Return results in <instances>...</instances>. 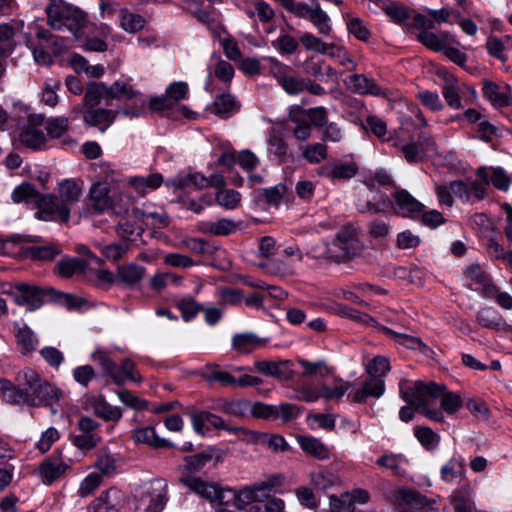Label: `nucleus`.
<instances>
[{"label": "nucleus", "instance_id": "1", "mask_svg": "<svg viewBox=\"0 0 512 512\" xmlns=\"http://www.w3.org/2000/svg\"><path fill=\"white\" fill-rule=\"evenodd\" d=\"M16 382L17 385L0 379V393L5 402L32 407L45 406L52 415L59 412L61 390L42 379L35 370L28 367L22 369L16 376Z\"/></svg>", "mask_w": 512, "mask_h": 512}, {"label": "nucleus", "instance_id": "2", "mask_svg": "<svg viewBox=\"0 0 512 512\" xmlns=\"http://www.w3.org/2000/svg\"><path fill=\"white\" fill-rule=\"evenodd\" d=\"M444 390V386L432 381L425 383L420 380H401L399 383L400 397L415 410L437 423L445 421L444 412L453 415L462 407V399L458 394L444 393Z\"/></svg>", "mask_w": 512, "mask_h": 512}, {"label": "nucleus", "instance_id": "3", "mask_svg": "<svg viewBox=\"0 0 512 512\" xmlns=\"http://www.w3.org/2000/svg\"><path fill=\"white\" fill-rule=\"evenodd\" d=\"M56 192L57 195H44L38 220L67 223L70 220L71 207L83 196L81 185L74 179L61 180Z\"/></svg>", "mask_w": 512, "mask_h": 512}, {"label": "nucleus", "instance_id": "4", "mask_svg": "<svg viewBox=\"0 0 512 512\" xmlns=\"http://www.w3.org/2000/svg\"><path fill=\"white\" fill-rule=\"evenodd\" d=\"M364 249L365 246L359 237L358 231L352 226H343L336 233L333 241L326 245L325 251L318 258L336 264L348 263L360 257Z\"/></svg>", "mask_w": 512, "mask_h": 512}, {"label": "nucleus", "instance_id": "5", "mask_svg": "<svg viewBox=\"0 0 512 512\" xmlns=\"http://www.w3.org/2000/svg\"><path fill=\"white\" fill-rule=\"evenodd\" d=\"M109 99L123 103V107L117 109L120 116L135 119L143 116L147 111V99L145 95L135 89L129 80L120 79L109 86Z\"/></svg>", "mask_w": 512, "mask_h": 512}, {"label": "nucleus", "instance_id": "6", "mask_svg": "<svg viewBox=\"0 0 512 512\" xmlns=\"http://www.w3.org/2000/svg\"><path fill=\"white\" fill-rule=\"evenodd\" d=\"M283 483L281 475H270L262 481L253 483L251 485L243 486L236 490L230 488L229 503L233 501L234 506L239 510H243L247 505L252 503H264L268 499L271 492L275 488L280 487Z\"/></svg>", "mask_w": 512, "mask_h": 512}, {"label": "nucleus", "instance_id": "7", "mask_svg": "<svg viewBox=\"0 0 512 512\" xmlns=\"http://www.w3.org/2000/svg\"><path fill=\"white\" fill-rule=\"evenodd\" d=\"M47 23L54 30L66 29L68 32H80L88 28L87 14L79 8L66 3H53L46 8Z\"/></svg>", "mask_w": 512, "mask_h": 512}, {"label": "nucleus", "instance_id": "8", "mask_svg": "<svg viewBox=\"0 0 512 512\" xmlns=\"http://www.w3.org/2000/svg\"><path fill=\"white\" fill-rule=\"evenodd\" d=\"M87 198L88 210L96 215L104 214L110 210H113L116 215H122L128 211L126 206L119 204L120 196L111 192L110 185L107 182L98 181L93 183L90 186Z\"/></svg>", "mask_w": 512, "mask_h": 512}, {"label": "nucleus", "instance_id": "9", "mask_svg": "<svg viewBox=\"0 0 512 512\" xmlns=\"http://www.w3.org/2000/svg\"><path fill=\"white\" fill-rule=\"evenodd\" d=\"M416 38L427 48L444 53L455 64L465 65L467 56L461 48L466 49V47L461 46L451 34H416Z\"/></svg>", "mask_w": 512, "mask_h": 512}, {"label": "nucleus", "instance_id": "10", "mask_svg": "<svg viewBox=\"0 0 512 512\" xmlns=\"http://www.w3.org/2000/svg\"><path fill=\"white\" fill-rule=\"evenodd\" d=\"M477 179L470 182L451 181L453 195L464 203H475L483 200L489 189V175L487 167L476 170Z\"/></svg>", "mask_w": 512, "mask_h": 512}, {"label": "nucleus", "instance_id": "11", "mask_svg": "<svg viewBox=\"0 0 512 512\" xmlns=\"http://www.w3.org/2000/svg\"><path fill=\"white\" fill-rule=\"evenodd\" d=\"M180 482L190 491L209 500L210 502L221 505L229 504L228 494H230V488H222L217 483L208 482L200 477L191 475L181 477Z\"/></svg>", "mask_w": 512, "mask_h": 512}, {"label": "nucleus", "instance_id": "12", "mask_svg": "<svg viewBox=\"0 0 512 512\" xmlns=\"http://www.w3.org/2000/svg\"><path fill=\"white\" fill-rule=\"evenodd\" d=\"M392 146L399 147L407 163L412 165L425 161L429 153L436 151L433 137L426 133H420L416 140L404 144L395 139Z\"/></svg>", "mask_w": 512, "mask_h": 512}, {"label": "nucleus", "instance_id": "13", "mask_svg": "<svg viewBox=\"0 0 512 512\" xmlns=\"http://www.w3.org/2000/svg\"><path fill=\"white\" fill-rule=\"evenodd\" d=\"M167 501V483L155 479L145 488L137 501L136 512H161Z\"/></svg>", "mask_w": 512, "mask_h": 512}, {"label": "nucleus", "instance_id": "14", "mask_svg": "<svg viewBox=\"0 0 512 512\" xmlns=\"http://www.w3.org/2000/svg\"><path fill=\"white\" fill-rule=\"evenodd\" d=\"M79 434L71 436L72 444L81 451H90L102 440L98 429L100 424L90 417L83 416L77 422Z\"/></svg>", "mask_w": 512, "mask_h": 512}, {"label": "nucleus", "instance_id": "15", "mask_svg": "<svg viewBox=\"0 0 512 512\" xmlns=\"http://www.w3.org/2000/svg\"><path fill=\"white\" fill-rule=\"evenodd\" d=\"M205 378L210 382H218L222 386L232 388L256 386L261 383L259 378L248 374H244L238 378H235L229 372L220 369L217 365L206 366Z\"/></svg>", "mask_w": 512, "mask_h": 512}, {"label": "nucleus", "instance_id": "16", "mask_svg": "<svg viewBox=\"0 0 512 512\" xmlns=\"http://www.w3.org/2000/svg\"><path fill=\"white\" fill-rule=\"evenodd\" d=\"M6 293L17 305L26 306L30 311L39 309L43 304L42 291L28 283H17Z\"/></svg>", "mask_w": 512, "mask_h": 512}, {"label": "nucleus", "instance_id": "17", "mask_svg": "<svg viewBox=\"0 0 512 512\" xmlns=\"http://www.w3.org/2000/svg\"><path fill=\"white\" fill-rule=\"evenodd\" d=\"M42 127L43 119L40 116L28 117L18 135L21 144L31 149H40L46 141Z\"/></svg>", "mask_w": 512, "mask_h": 512}, {"label": "nucleus", "instance_id": "18", "mask_svg": "<svg viewBox=\"0 0 512 512\" xmlns=\"http://www.w3.org/2000/svg\"><path fill=\"white\" fill-rule=\"evenodd\" d=\"M80 47L89 52H104L114 50L121 37L116 34H74Z\"/></svg>", "mask_w": 512, "mask_h": 512}, {"label": "nucleus", "instance_id": "19", "mask_svg": "<svg viewBox=\"0 0 512 512\" xmlns=\"http://www.w3.org/2000/svg\"><path fill=\"white\" fill-rule=\"evenodd\" d=\"M301 42L308 50L327 54L328 56L337 59L341 65L347 68L348 64L352 63V60L347 56L346 52L342 48L333 43H325L312 34H305L301 38Z\"/></svg>", "mask_w": 512, "mask_h": 512}, {"label": "nucleus", "instance_id": "20", "mask_svg": "<svg viewBox=\"0 0 512 512\" xmlns=\"http://www.w3.org/2000/svg\"><path fill=\"white\" fill-rule=\"evenodd\" d=\"M453 11L448 8L438 10L424 8L422 13L413 17V28L424 32L435 28V24L450 23Z\"/></svg>", "mask_w": 512, "mask_h": 512}, {"label": "nucleus", "instance_id": "21", "mask_svg": "<svg viewBox=\"0 0 512 512\" xmlns=\"http://www.w3.org/2000/svg\"><path fill=\"white\" fill-rule=\"evenodd\" d=\"M255 369L266 377H273L281 381L291 380L294 376L293 363L290 360L256 361Z\"/></svg>", "mask_w": 512, "mask_h": 512}, {"label": "nucleus", "instance_id": "22", "mask_svg": "<svg viewBox=\"0 0 512 512\" xmlns=\"http://www.w3.org/2000/svg\"><path fill=\"white\" fill-rule=\"evenodd\" d=\"M394 505L398 512H415L427 505V499L420 492L402 489L396 492Z\"/></svg>", "mask_w": 512, "mask_h": 512}, {"label": "nucleus", "instance_id": "23", "mask_svg": "<svg viewBox=\"0 0 512 512\" xmlns=\"http://www.w3.org/2000/svg\"><path fill=\"white\" fill-rule=\"evenodd\" d=\"M395 201V211L404 217H416L420 215L425 206L415 199L406 190L396 191L393 195Z\"/></svg>", "mask_w": 512, "mask_h": 512}, {"label": "nucleus", "instance_id": "24", "mask_svg": "<svg viewBox=\"0 0 512 512\" xmlns=\"http://www.w3.org/2000/svg\"><path fill=\"white\" fill-rule=\"evenodd\" d=\"M356 206L361 213H380L384 211L385 201L374 185H367L366 190L359 192Z\"/></svg>", "mask_w": 512, "mask_h": 512}, {"label": "nucleus", "instance_id": "25", "mask_svg": "<svg viewBox=\"0 0 512 512\" xmlns=\"http://www.w3.org/2000/svg\"><path fill=\"white\" fill-rule=\"evenodd\" d=\"M45 194L39 193L34 185L30 183H22L14 188L11 193V199L14 203L32 204L37 208L35 217L41 212L42 200Z\"/></svg>", "mask_w": 512, "mask_h": 512}, {"label": "nucleus", "instance_id": "26", "mask_svg": "<svg viewBox=\"0 0 512 512\" xmlns=\"http://www.w3.org/2000/svg\"><path fill=\"white\" fill-rule=\"evenodd\" d=\"M385 392L384 379L370 376L362 385V388L352 391L348 397L355 403H363L368 397H381Z\"/></svg>", "mask_w": 512, "mask_h": 512}, {"label": "nucleus", "instance_id": "27", "mask_svg": "<svg viewBox=\"0 0 512 512\" xmlns=\"http://www.w3.org/2000/svg\"><path fill=\"white\" fill-rule=\"evenodd\" d=\"M120 115L118 110L112 109H88L84 112V122L90 126L98 128L101 132H105Z\"/></svg>", "mask_w": 512, "mask_h": 512}, {"label": "nucleus", "instance_id": "28", "mask_svg": "<svg viewBox=\"0 0 512 512\" xmlns=\"http://www.w3.org/2000/svg\"><path fill=\"white\" fill-rule=\"evenodd\" d=\"M212 460H215L216 463L221 462L223 454L220 450L209 447L205 451L187 456L185 458L184 470L188 473L199 472Z\"/></svg>", "mask_w": 512, "mask_h": 512}, {"label": "nucleus", "instance_id": "29", "mask_svg": "<svg viewBox=\"0 0 512 512\" xmlns=\"http://www.w3.org/2000/svg\"><path fill=\"white\" fill-rule=\"evenodd\" d=\"M358 173V165L353 162H340L336 164H327L318 170V175L330 180H347L353 178Z\"/></svg>", "mask_w": 512, "mask_h": 512}, {"label": "nucleus", "instance_id": "30", "mask_svg": "<svg viewBox=\"0 0 512 512\" xmlns=\"http://www.w3.org/2000/svg\"><path fill=\"white\" fill-rule=\"evenodd\" d=\"M69 468V464L60 456H51L45 459L39 466V473L45 484H52L61 477Z\"/></svg>", "mask_w": 512, "mask_h": 512}, {"label": "nucleus", "instance_id": "31", "mask_svg": "<svg viewBox=\"0 0 512 512\" xmlns=\"http://www.w3.org/2000/svg\"><path fill=\"white\" fill-rule=\"evenodd\" d=\"M265 344L266 339L260 338L253 332L236 333L231 339L232 349L240 354H249Z\"/></svg>", "mask_w": 512, "mask_h": 512}, {"label": "nucleus", "instance_id": "32", "mask_svg": "<svg viewBox=\"0 0 512 512\" xmlns=\"http://www.w3.org/2000/svg\"><path fill=\"white\" fill-rule=\"evenodd\" d=\"M382 9L393 22L408 28H413V17L415 14H418V12L401 3L392 1L385 3Z\"/></svg>", "mask_w": 512, "mask_h": 512}, {"label": "nucleus", "instance_id": "33", "mask_svg": "<svg viewBox=\"0 0 512 512\" xmlns=\"http://www.w3.org/2000/svg\"><path fill=\"white\" fill-rule=\"evenodd\" d=\"M483 95L494 106H508L511 102V90L505 83L485 82Z\"/></svg>", "mask_w": 512, "mask_h": 512}, {"label": "nucleus", "instance_id": "34", "mask_svg": "<svg viewBox=\"0 0 512 512\" xmlns=\"http://www.w3.org/2000/svg\"><path fill=\"white\" fill-rule=\"evenodd\" d=\"M76 252L82 257L80 260L88 266L89 271L97 279L110 280V272L103 269V260L94 255L86 245H77Z\"/></svg>", "mask_w": 512, "mask_h": 512}, {"label": "nucleus", "instance_id": "35", "mask_svg": "<svg viewBox=\"0 0 512 512\" xmlns=\"http://www.w3.org/2000/svg\"><path fill=\"white\" fill-rule=\"evenodd\" d=\"M464 90H470L473 95H475V91L465 86L464 84H460L453 76H448L445 79V84L442 89L443 97L448 104L453 109L461 108V97L460 95L464 93Z\"/></svg>", "mask_w": 512, "mask_h": 512}, {"label": "nucleus", "instance_id": "36", "mask_svg": "<svg viewBox=\"0 0 512 512\" xmlns=\"http://www.w3.org/2000/svg\"><path fill=\"white\" fill-rule=\"evenodd\" d=\"M376 464L391 470L395 476L404 477L407 475L410 460L402 453H385L376 460Z\"/></svg>", "mask_w": 512, "mask_h": 512}, {"label": "nucleus", "instance_id": "37", "mask_svg": "<svg viewBox=\"0 0 512 512\" xmlns=\"http://www.w3.org/2000/svg\"><path fill=\"white\" fill-rule=\"evenodd\" d=\"M127 183L138 196H144L149 191L156 190L162 185L163 176L160 173H152L147 176H135L129 178Z\"/></svg>", "mask_w": 512, "mask_h": 512}, {"label": "nucleus", "instance_id": "38", "mask_svg": "<svg viewBox=\"0 0 512 512\" xmlns=\"http://www.w3.org/2000/svg\"><path fill=\"white\" fill-rule=\"evenodd\" d=\"M346 84L349 89L358 94H369L373 96H379L382 94L381 88L375 83V81L363 74L349 76L346 80Z\"/></svg>", "mask_w": 512, "mask_h": 512}, {"label": "nucleus", "instance_id": "39", "mask_svg": "<svg viewBox=\"0 0 512 512\" xmlns=\"http://www.w3.org/2000/svg\"><path fill=\"white\" fill-rule=\"evenodd\" d=\"M301 449L318 460H326L331 456L329 448L319 439L312 436L299 435L296 437Z\"/></svg>", "mask_w": 512, "mask_h": 512}, {"label": "nucleus", "instance_id": "40", "mask_svg": "<svg viewBox=\"0 0 512 512\" xmlns=\"http://www.w3.org/2000/svg\"><path fill=\"white\" fill-rule=\"evenodd\" d=\"M91 357L94 362L101 366L104 376L110 377L116 385H123V378L121 377V373L117 370V365L104 349L97 348L92 353Z\"/></svg>", "mask_w": 512, "mask_h": 512}, {"label": "nucleus", "instance_id": "41", "mask_svg": "<svg viewBox=\"0 0 512 512\" xmlns=\"http://www.w3.org/2000/svg\"><path fill=\"white\" fill-rule=\"evenodd\" d=\"M16 329V340L22 354H30L34 352L39 344L36 334L29 326L23 324L20 326L18 323L14 324Z\"/></svg>", "mask_w": 512, "mask_h": 512}, {"label": "nucleus", "instance_id": "42", "mask_svg": "<svg viewBox=\"0 0 512 512\" xmlns=\"http://www.w3.org/2000/svg\"><path fill=\"white\" fill-rule=\"evenodd\" d=\"M440 476L444 482L460 481L465 476L464 460L461 456L451 457L440 469Z\"/></svg>", "mask_w": 512, "mask_h": 512}, {"label": "nucleus", "instance_id": "43", "mask_svg": "<svg viewBox=\"0 0 512 512\" xmlns=\"http://www.w3.org/2000/svg\"><path fill=\"white\" fill-rule=\"evenodd\" d=\"M288 128L297 141H307L312 135V125L304 113L291 115Z\"/></svg>", "mask_w": 512, "mask_h": 512}, {"label": "nucleus", "instance_id": "44", "mask_svg": "<svg viewBox=\"0 0 512 512\" xmlns=\"http://www.w3.org/2000/svg\"><path fill=\"white\" fill-rule=\"evenodd\" d=\"M168 186L174 187L176 189H202L208 187L207 177L199 174H187V175H178L175 178L169 180L167 182Z\"/></svg>", "mask_w": 512, "mask_h": 512}, {"label": "nucleus", "instance_id": "45", "mask_svg": "<svg viewBox=\"0 0 512 512\" xmlns=\"http://www.w3.org/2000/svg\"><path fill=\"white\" fill-rule=\"evenodd\" d=\"M320 386L323 399L326 401H339L354 384L346 382L342 378H335L333 383H323Z\"/></svg>", "mask_w": 512, "mask_h": 512}, {"label": "nucleus", "instance_id": "46", "mask_svg": "<svg viewBox=\"0 0 512 512\" xmlns=\"http://www.w3.org/2000/svg\"><path fill=\"white\" fill-rule=\"evenodd\" d=\"M133 215L135 218L140 219L146 226L154 229H162L168 226V216L165 211H149L134 209Z\"/></svg>", "mask_w": 512, "mask_h": 512}, {"label": "nucleus", "instance_id": "47", "mask_svg": "<svg viewBox=\"0 0 512 512\" xmlns=\"http://www.w3.org/2000/svg\"><path fill=\"white\" fill-rule=\"evenodd\" d=\"M298 364L303 369L302 376L303 377H319L325 378L329 375H332L334 372V368L329 366L326 361L318 360V361H308L302 358L297 360Z\"/></svg>", "mask_w": 512, "mask_h": 512}, {"label": "nucleus", "instance_id": "48", "mask_svg": "<svg viewBox=\"0 0 512 512\" xmlns=\"http://www.w3.org/2000/svg\"><path fill=\"white\" fill-rule=\"evenodd\" d=\"M301 156L309 164L316 165L328 157V147L325 143L314 142L300 147Z\"/></svg>", "mask_w": 512, "mask_h": 512}, {"label": "nucleus", "instance_id": "49", "mask_svg": "<svg viewBox=\"0 0 512 512\" xmlns=\"http://www.w3.org/2000/svg\"><path fill=\"white\" fill-rule=\"evenodd\" d=\"M92 410L96 416L105 421H119L122 417L120 407L110 405L103 397H98L92 402Z\"/></svg>", "mask_w": 512, "mask_h": 512}, {"label": "nucleus", "instance_id": "50", "mask_svg": "<svg viewBox=\"0 0 512 512\" xmlns=\"http://www.w3.org/2000/svg\"><path fill=\"white\" fill-rule=\"evenodd\" d=\"M133 438L137 443L148 444L155 448H165L173 446L171 442L158 437L153 427L137 429L134 432Z\"/></svg>", "mask_w": 512, "mask_h": 512}, {"label": "nucleus", "instance_id": "51", "mask_svg": "<svg viewBox=\"0 0 512 512\" xmlns=\"http://www.w3.org/2000/svg\"><path fill=\"white\" fill-rule=\"evenodd\" d=\"M238 107L233 96L223 94L216 98L211 108V112L222 119L231 117L237 112Z\"/></svg>", "mask_w": 512, "mask_h": 512}, {"label": "nucleus", "instance_id": "52", "mask_svg": "<svg viewBox=\"0 0 512 512\" xmlns=\"http://www.w3.org/2000/svg\"><path fill=\"white\" fill-rule=\"evenodd\" d=\"M96 247L106 259L112 261H118L129 251V243L127 241L113 242L109 244L97 243Z\"/></svg>", "mask_w": 512, "mask_h": 512}, {"label": "nucleus", "instance_id": "53", "mask_svg": "<svg viewBox=\"0 0 512 512\" xmlns=\"http://www.w3.org/2000/svg\"><path fill=\"white\" fill-rule=\"evenodd\" d=\"M145 274L144 267L131 263L118 268V278L127 285H135Z\"/></svg>", "mask_w": 512, "mask_h": 512}, {"label": "nucleus", "instance_id": "54", "mask_svg": "<svg viewBox=\"0 0 512 512\" xmlns=\"http://www.w3.org/2000/svg\"><path fill=\"white\" fill-rule=\"evenodd\" d=\"M202 225L204 232L211 233L216 236H226L236 230L235 222L226 218H222L217 221H207Z\"/></svg>", "mask_w": 512, "mask_h": 512}, {"label": "nucleus", "instance_id": "55", "mask_svg": "<svg viewBox=\"0 0 512 512\" xmlns=\"http://www.w3.org/2000/svg\"><path fill=\"white\" fill-rule=\"evenodd\" d=\"M121 27L125 32H138L145 28L146 20L139 14H134L126 10L119 12Z\"/></svg>", "mask_w": 512, "mask_h": 512}, {"label": "nucleus", "instance_id": "56", "mask_svg": "<svg viewBox=\"0 0 512 512\" xmlns=\"http://www.w3.org/2000/svg\"><path fill=\"white\" fill-rule=\"evenodd\" d=\"M103 98L109 99V86L104 83H91L85 93V102L90 107L100 104Z\"/></svg>", "mask_w": 512, "mask_h": 512}, {"label": "nucleus", "instance_id": "57", "mask_svg": "<svg viewBox=\"0 0 512 512\" xmlns=\"http://www.w3.org/2000/svg\"><path fill=\"white\" fill-rule=\"evenodd\" d=\"M337 480L333 473L322 468L310 473L311 484L318 490L325 491L331 488L337 483Z\"/></svg>", "mask_w": 512, "mask_h": 512}, {"label": "nucleus", "instance_id": "58", "mask_svg": "<svg viewBox=\"0 0 512 512\" xmlns=\"http://www.w3.org/2000/svg\"><path fill=\"white\" fill-rule=\"evenodd\" d=\"M414 435L420 444L427 450H434L440 443V436L431 428L419 426L414 428Z\"/></svg>", "mask_w": 512, "mask_h": 512}, {"label": "nucleus", "instance_id": "59", "mask_svg": "<svg viewBox=\"0 0 512 512\" xmlns=\"http://www.w3.org/2000/svg\"><path fill=\"white\" fill-rule=\"evenodd\" d=\"M59 272L64 277H70L73 274L83 273L86 276H94L85 263H83L80 259L73 258L63 260L59 263Z\"/></svg>", "mask_w": 512, "mask_h": 512}, {"label": "nucleus", "instance_id": "60", "mask_svg": "<svg viewBox=\"0 0 512 512\" xmlns=\"http://www.w3.org/2000/svg\"><path fill=\"white\" fill-rule=\"evenodd\" d=\"M477 322L488 329H500L503 326V319L493 308H484L477 313Z\"/></svg>", "mask_w": 512, "mask_h": 512}, {"label": "nucleus", "instance_id": "61", "mask_svg": "<svg viewBox=\"0 0 512 512\" xmlns=\"http://www.w3.org/2000/svg\"><path fill=\"white\" fill-rule=\"evenodd\" d=\"M37 36L42 37L44 46H48L53 55H60L71 47V39L57 34H37Z\"/></svg>", "mask_w": 512, "mask_h": 512}, {"label": "nucleus", "instance_id": "62", "mask_svg": "<svg viewBox=\"0 0 512 512\" xmlns=\"http://www.w3.org/2000/svg\"><path fill=\"white\" fill-rule=\"evenodd\" d=\"M119 491L116 489H109L102 493L91 505L93 512L105 511L108 512L115 508V500L118 498Z\"/></svg>", "mask_w": 512, "mask_h": 512}, {"label": "nucleus", "instance_id": "63", "mask_svg": "<svg viewBox=\"0 0 512 512\" xmlns=\"http://www.w3.org/2000/svg\"><path fill=\"white\" fill-rule=\"evenodd\" d=\"M47 134L51 138H60L69 128V119L66 117L49 118L43 123Z\"/></svg>", "mask_w": 512, "mask_h": 512}, {"label": "nucleus", "instance_id": "64", "mask_svg": "<svg viewBox=\"0 0 512 512\" xmlns=\"http://www.w3.org/2000/svg\"><path fill=\"white\" fill-rule=\"evenodd\" d=\"M240 201V193L233 189H221L216 194V202L228 210L235 209Z\"/></svg>", "mask_w": 512, "mask_h": 512}]
</instances>
